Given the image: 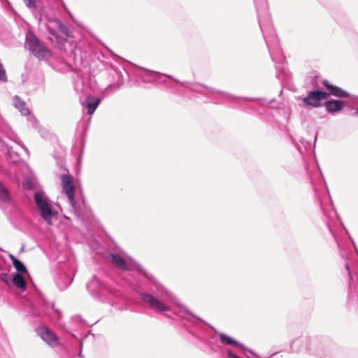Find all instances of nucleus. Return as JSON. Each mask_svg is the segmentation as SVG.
<instances>
[{"label": "nucleus", "mask_w": 358, "mask_h": 358, "mask_svg": "<svg viewBox=\"0 0 358 358\" xmlns=\"http://www.w3.org/2000/svg\"><path fill=\"white\" fill-rule=\"evenodd\" d=\"M126 81L131 86L145 88L155 85L196 103L229 105L243 110H254L255 106L250 103L252 101H257L260 106L267 103L265 98L238 96L199 82L181 81L171 75L132 64L113 52V88L120 87Z\"/></svg>", "instance_id": "f257e3e1"}, {"label": "nucleus", "mask_w": 358, "mask_h": 358, "mask_svg": "<svg viewBox=\"0 0 358 358\" xmlns=\"http://www.w3.org/2000/svg\"><path fill=\"white\" fill-rule=\"evenodd\" d=\"M115 269L136 271L133 290L141 303L155 313L167 310L165 303L173 293L113 241V271Z\"/></svg>", "instance_id": "f03ea898"}, {"label": "nucleus", "mask_w": 358, "mask_h": 358, "mask_svg": "<svg viewBox=\"0 0 358 358\" xmlns=\"http://www.w3.org/2000/svg\"><path fill=\"white\" fill-rule=\"evenodd\" d=\"M165 304L167 310L156 313L164 316L177 325L184 336L193 343L206 345L213 353L224 354V349L219 344L217 330L199 316L194 315L173 294Z\"/></svg>", "instance_id": "7ed1b4c3"}, {"label": "nucleus", "mask_w": 358, "mask_h": 358, "mask_svg": "<svg viewBox=\"0 0 358 358\" xmlns=\"http://www.w3.org/2000/svg\"><path fill=\"white\" fill-rule=\"evenodd\" d=\"M254 3L256 8L258 23L267 48L270 51L271 43L276 44L278 41L268 13L267 0H254ZM269 52L271 55V52Z\"/></svg>", "instance_id": "20e7f679"}, {"label": "nucleus", "mask_w": 358, "mask_h": 358, "mask_svg": "<svg viewBox=\"0 0 358 358\" xmlns=\"http://www.w3.org/2000/svg\"><path fill=\"white\" fill-rule=\"evenodd\" d=\"M324 90L317 88L307 92L306 96L302 98V103L307 108H315L323 107L324 101L330 96H334L335 85L331 83L328 80L324 79L322 81Z\"/></svg>", "instance_id": "39448f33"}, {"label": "nucleus", "mask_w": 358, "mask_h": 358, "mask_svg": "<svg viewBox=\"0 0 358 358\" xmlns=\"http://www.w3.org/2000/svg\"><path fill=\"white\" fill-rule=\"evenodd\" d=\"M336 348L334 341L327 336H311L308 354L319 358L331 357Z\"/></svg>", "instance_id": "423d86ee"}, {"label": "nucleus", "mask_w": 358, "mask_h": 358, "mask_svg": "<svg viewBox=\"0 0 358 358\" xmlns=\"http://www.w3.org/2000/svg\"><path fill=\"white\" fill-rule=\"evenodd\" d=\"M331 204L329 206V208L325 207L322 201L320 200V208L322 211V213L324 216L326 217L327 220L324 222H326V226L328 229V231L331 236H332L341 257L344 260V262H348L350 261L349 255H351L350 252H348L345 248H343L339 241L338 236L336 234V231L335 230L334 226L332 224V219L334 216H337V213L333 206L332 201L331 200Z\"/></svg>", "instance_id": "0eeeda50"}, {"label": "nucleus", "mask_w": 358, "mask_h": 358, "mask_svg": "<svg viewBox=\"0 0 358 358\" xmlns=\"http://www.w3.org/2000/svg\"><path fill=\"white\" fill-rule=\"evenodd\" d=\"M34 200L39 215L48 224H52V218H55L57 215V211L54 208L53 203L42 191L34 193Z\"/></svg>", "instance_id": "6e6552de"}, {"label": "nucleus", "mask_w": 358, "mask_h": 358, "mask_svg": "<svg viewBox=\"0 0 358 358\" xmlns=\"http://www.w3.org/2000/svg\"><path fill=\"white\" fill-rule=\"evenodd\" d=\"M24 47L40 60L47 59L52 55L51 51L30 31L27 32Z\"/></svg>", "instance_id": "1a4fd4ad"}, {"label": "nucleus", "mask_w": 358, "mask_h": 358, "mask_svg": "<svg viewBox=\"0 0 358 358\" xmlns=\"http://www.w3.org/2000/svg\"><path fill=\"white\" fill-rule=\"evenodd\" d=\"M334 97L343 98V108L347 112L354 110L358 106V96L350 94L342 87L335 85Z\"/></svg>", "instance_id": "9d476101"}, {"label": "nucleus", "mask_w": 358, "mask_h": 358, "mask_svg": "<svg viewBox=\"0 0 358 358\" xmlns=\"http://www.w3.org/2000/svg\"><path fill=\"white\" fill-rule=\"evenodd\" d=\"M317 138V132H316L315 134L314 141L312 145L310 141H306L305 138L302 137H300L299 139L297 140L294 138L293 136H289V139L292 141V143L295 146L296 149L302 156L305 152L310 149H312L313 152L315 153Z\"/></svg>", "instance_id": "9b49d317"}, {"label": "nucleus", "mask_w": 358, "mask_h": 358, "mask_svg": "<svg viewBox=\"0 0 358 358\" xmlns=\"http://www.w3.org/2000/svg\"><path fill=\"white\" fill-rule=\"evenodd\" d=\"M323 107L326 112L331 115H335L341 113L343 110V98L329 99L324 101Z\"/></svg>", "instance_id": "f8f14e48"}, {"label": "nucleus", "mask_w": 358, "mask_h": 358, "mask_svg": "<svg viewBox=\"0 0 358 358\" xmlns=\"http://www.w3.org/2000/svg\"><path fill=\"white\" fill-rule=\"evenodd\" d=\"M310 339L311 336H301L292 342L290 348L294 352L306 351L308 354Z\"/></svg>", "instance_id": "ddd939ff"}, {"label": "nucleus", "mask_w": 358, "mask_h": 358, "mask_svg": "<svg viewBox=\"0 0 358 358\" xmlns=\"http://www.w3.org/2000/svg\"><path fill=\"white\" fill-rule=\"evenodd\" d=\"M62 186L70 203L74 206L75 186L72 178L69 175H63L62 177Z\"/></svg>", "instance_id": "4468645a"}, {"label": "nucleus", "mask_w": 358, "mask_h": 358, "mask_svg": "<svg viewBox=\"0 0 358 358\" xmlns=\"http://www.w3.org/2000/svg\"><path fill=\"white\" fill-rule=\"evenodd\" d=\"M344 266L349 277L348 296L350 299H354L356 297L358 299V284H357L354 280L350 261L345 262Z\"/></svg>", "instance_id": "2eb2a0df"}, {"label": "nucleus", "mask_w": 358, "mask_h": 358, "mask_svg": "<svg viewBox=\"0 0 358 358\" xmlns=\"http://www.w3.org/2000/svg\"><path fill=\"white\" fill-rule=\"evenodd\" d=\"M87 289L92 295H103L108 292L105 283L100 281L97 278L94 277L87 285Z\"/></svg>", "instance_id": "dca6fc26"}, {"label": "nucleus", "mask_w": 358, "mask_h": 358, "mask_svg": "<svg viewBox=\"0 0 358 358\" xmlns=\"http://www.w3.org/2000/svg\"><path fill=\"white\" fill-rule=\"evenodd\" d=\"M37 334L49 345L54 347L58 344L57 337L48 327H39Z\"/></svg>", "instance_id": "f3484780"}, {"label": "nucleus", "mask_w": 358, "mask_h": 358, "mask_svg": "<svg viewBox=\"0 0 358 358\" xmlns=\"http://www.w3.org/2000/svg\"><path fill=\"white\" fill-rule=\"evenodd\" d=\"M218 336L220 342L224 346L234 347L238 350L241 348H243V343L225 333L218 331Z\"/></svg>", "instance_id": "a211bd4d"}, {"label": "nucleus", "mask_w": 358, "mask_h": 358, "mask_svg": "<svg viewBox=\"0 0 358 358\" xmlns=\"http://www.w3.org/2000/svg\"><path fill=\"white\" fill-rule=\"evenodd\" d=\"M100 103V99L89 96L86 98L85 101L83 103L84 109L87 110V113L92 115L94 113L99 104Z\"/></svg>", "instance_id": "6ab92c4d"}, {"label": "nucleus", "mask_w": 358, "mask_h": 358, "mask_svg": "<svg viewBox=\"0 0 358 358\" xmlns=\"http://www.w3.org/2000/svg\"><path fill=\"white\" fill-rule=\"evenodd\" d=\"M13 105L20 111L22 115H27L29 114V109L25 106V103L17 96H15L13 99Z\"/></svg>", "instance_id": "aec40b11"}, {"label": "nucleus", "mask_w": 358, "mask_h": 358, "mask_svg": "<svg viewBox=\"0 0 358 358\" xmlns=\"http://www.w3.org/2000/svg\"><path fill=\"white\" fill-rule=\"evenodd\" d=\"M276 75L275 77L280 82H289L290 80V74L285 69V68H280L279 66H276Z\"/></svg>", "instance_id": "412c9836"}, {"label": "nucleus", "mask_w": 358, "mask_h": 358, "mask_svg": "<svg viewBox=\"0 0 358 358\" xmlns=\"http://www.w3.org/2000/svg\"><path fill=\"white\" fill-rule=\"evenodd\" d=\"M12 282L16 287L22 290L26 289L27 284L24 277L21 274L15 273L13 275Z\"/></svg>", "instance_id": "4be33fe9"}, {"label": "nucleus", "mask_w": 358, "mask_h": 358, "mask_svg": "<svg viewBox=\"0 0 358 358\" xmlns=\"http://www.w3.org/2000/svg\"><path fill=\"white\" fill-rule=\"evenodd\" d=\"M238 352L247 358H269V357H261L257 355L253 350L248 348L243 344V348H241Z\"/></svg>", "instance_id": "5701e85b"}, {"label": "nucleus", "mask_w": 358, "mask_h": 358, "mask_svg": "<svg viewBox=\"0 0 358 358\" xmlns=\"http://www.w3.org/2000/svg\"><path fill=\"white\" fill-rule=\"evenodd\" d=\"M10 257L13 262V266L19 273L27 272V268L22 262L16 259L13 255H10Z\"/></svg>", "instance_id": "b1692460"}, {"label": "nucleus", "mask_w": 358, "mask_h": 358, "mask_svg": "<svg viewBox=\"0 0 358 358\" xmlns=\"http://www.w3.org/2000/svg\"><path fill=\"white\" fill-rule=\"evenodd\" d=\"M0 201L7 203L10 201V196L6 189L0 183Z\"/></svg>", "instance_id": "393cba45"}, {"label": "nucleus", "mask_w": 358, "mask_h": 358, "mask_svg": "<svg viewBox=\"0 0 358 358\" xmlns=\"http://www.w3.org/2000/svg\"><path fill=\"white\" fill-rule=\"evenodd\" d=\"M224 354L226 355V358H243L238 355L237 353H236L231 348H226L224 350Z\"/></svg>", "instance_id": "a878e982"}, {"label": "nucleus", "mask_w": 358, "mask_h": 358, "mask_svg": "<svg viewBox=\"0 0 358 358\" xmlns=\"http://www.w3.org/2000/svg\"><path fill=\"white\" fill-rule=\"evenodd\" d=\"M331 15L334 17L338 23L343 22V17L345 16V13L337 12L336 10L331 11Z\"/></svg>", "instance_id": "bb28decb"}, {"label": "nucleus", "mask_w": 358, "mask_h": 358, "mask_svg": "<svg viewBox=\"0 0 358 358\" xmlns=\"http://www.w3.org/2000/svg\"><path fill=\"white\" fill-rule=\"evenodd\" d=\"M0 280L8 286H10L9 276L7 273H0Z\"/></svg>", "instance_id": "cd10ccee"}, {"label": "nucleus", "mask_w": 358, "mask_h": 358, "mask_svg": "<svg viewBox=\"0 0 358 358\" xmlns=\"http://www.w3.org/2000/svg\"><path fill=\"white\" fill-rule=\"evenodd\" d=\"M26 6L29 8H34L36 7V0H23Z\"/></svg>", "instance_id": "c85d7f7f"}, {"label": "nucleus", "mask_w": 358, "mask_h": 358, "mask_svg": "<svg viewBox=\"0 0 358 358\" xmlns=\"http://www.w3.org/2000/svg\"><path fill=\"white\" fill-rule=\"evenodd\" d=\"M267 104L268 105V106L271 108H278V104L276 103V100L275 99L273 98L271 99L268 103Z\"/></svg>", "instance_id": "c756f323"}, {"label": "nucleus", "mask_w": 358, "mask_h": 358, "mask_svg": "<svg viewBox=\"0 0 358 358\" xmlns=\"http://www.w3.org/2000/svg\"><path fill=\"white\" fill-rule=\"evenodd\" d=\"M306 172H307L308 175L309 176L310 180V182H311V184H312V185L313 187V189L316 192V188H315V185L313 183V176H312L311 172L309 170V168H308V166L307 165L306 166Z\"/></svg>", "instance_id": "7c9ffc66"}, {"label": "nucleus", "mask_w": 358, "mask_h": 358, "mask_svg": "<svg viewBox=\"0 0 358 358\" xmlns=\"http://www.w3.org/2000/svg\"><path fill=\"white\" fill-rule=\"evenodd\" d=\"M8 154L10 157H12L13 154H16V155H20L17 152H15L12 147L8 148Z\"/></svg>", "instance_id": "2f4dec72"}, {"label": "nucleus", "mask_w": 358, "mask_h": 358, "mask_svg": "<svg viewBox=\"0 0 358 358\" xmlns=\"http://www.w3.org/2000/svg\"><path fill=\"white\" fill-rule=\"evenodd\" d=\"M345 230L346 233L348 234L349 238H350V241H352V244L354 245V246H355V250H356V251H357V254H358V250H357V246H356V245H355V243L354 240H353V239H352V238L350 236V234H349L348 231L345 228Z\"/></svg>", "instance_id": "473e14b6"}, {"label": "nucleus", "mask_w": 358, "mask_h": 358, "mask_svg": "<svg viewBox=\"0 0 358 358\" xmlns=\"http://www.w3.org/2000/svg\"><path fill=\"white\" fill-rule=\"evenodd\" d=\"M70 283H71V281H70V280H69V281H68V282H67L66 285H61L59 282H57V285H58V286H59V289H66V288L69 286V285Z\"/></svg>", "instance_id": "72a5a7b5"}, {"label": "nucleus", "mask_w": 358, "mask_h": 358, "mask_svg": "<svg viewBox=\"0 0 358 358\" xmlns=\"http://www.w3.org/2000/svg\"><path fill=\"white\" fill-rule=\"evenodd\" d=\"M29 120L31 122L33 127H36L37 121L34 117H29Z\"/></svg>", "instance_id": "f704fd0d"}, {"label": "nucleus", "mask_w": 358, "mask_h": 358, "mask_svg": "<svg viewBox=\"0 0 358 358\" xmlns=\"http://www.w3.org/2000/svg\"><path fill=\"white\" fill-rule=\"evenodd\" d=\"M316 166H317V171L319 172L320 176L324 180V176L322 175V171H321V169H320V166H319L317 163L316 164Z\"/></svg>", "instance_id": "c9c22d12"}, {"label": "nucleus", "mask_w": 358, "mask_h": 358, "mask_svg": "<svg viewBox=\"0 0 358 358\" xmlns=\"http://www.w3.org/2000/svg\"><path fill=\"white\" fill-rule=\"evenodd\" d=\"M355 111L352 114L353 117H358V106L354 109Z\"/></svg>", "instance_id": "e433bc0d"}, {"label": "nucleus", "mask_w": 358, "mask_h": 358, "mask_svg": "<svg viewBox=\"0 0 358 358\" xmlns=\"http://www.w3.org/2000/svg\"><path fill=\"white\" fill-rule=\"evenodd\" d=\"M59 28L62 30V31H63L65 34L66 33L67 29L65 27V26L61 24Z\"/></svg>", "instance_id": "4c0bfd02"}, {"label": "nucleus", "mask_w": 358, "mask_h": 358, "mask_svg": "<svg viewBox=\"0 0 358 358\" xmlns=\"http://www.w3.org/2000/svg\"><path fill=\"white\" fill-rule=\"evenodd\" d=\"M21 149L27 152H28L27 149L24 146H21Z\"/></svg>", "instance_id": "58836bf2"}, {"label": "nucleus", "mask_w": 358, "mask_h": 358, "mask_svg": "<svg viewBox=\"0 0 358 358\" xmlns=\"http://www.w3.org/2000/svg\"><path fill=\"white\" fill-rule=\"evenodd\" d=\"M285 63H287V61L286 60H283L282 62V65H284Z\"/></svg>", "instance_id": "ea45409f"}, {"label": "nucleus", "mask_w": 358, "mask_h": 358, "mask_svg": "<svg viewBox=\"0 0 358 358\" xmlns=\"http://www.w3.org/2000/svg\"><path fill=\"white\" fill-rule=\"evenodd\" d=\"M282 92H283V90H282V89H281V90H280V94H281L282 93Z\"/></svg>", "instance_id": "a19ab883"}, {"label": "nucleus", "mask_w": 358, "mask_h": 358, "mask_svg": "<svg viewBox=\"0 0 358 358\" xmlns=\"http://www.w3.org/2000/svg\"><path fill=\"white\" fill-rule=\"evenodd\" d=\"M341 225H342L343 228H345L343 223H341Z\"/></svg>", "instance_id": "79ce46f5"}, {"label": "nucleus", "mask_w": 358, "mask_h": 358, "mask_svg": "<svg viewBox=\"0 0 358 358\" xmlns=\"http://www.w3.org/2000/svg\"><path fill=\"white\" fill-rule=\"evenodd\" d=\"M341 225H342L343 228H345L343 223H341Z\"/></svg>", "instance_id": "37998d69"}, {"label": "nucleus", "mask_w": 358, "mask_h": 358, "mask_svg": "<svg viewBox=\"0 0 358 358\" xmlns=\"http://www.w3.org/2000/svg\"><path fill=\"white\" fill-rule=\"evenodd\" d=\"M341 225H342L343 228H345L343 223H341Z\"/></svg>", "instance_id": "c03bdc74"}]
</instances>
